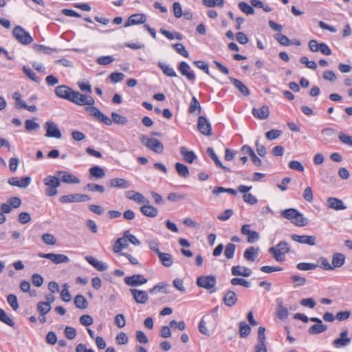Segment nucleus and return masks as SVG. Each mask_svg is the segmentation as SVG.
<instances>
[{"mask_svg":"<svg viewBox=\"0 0 352 352\" xmlns=\"http://www.w3.org/2000/svg\"><path fill=\"white\" fill-rule=\"evenodd\" d=\"M130 292L136 303L145 304L148 300V295L145 291L130 289Z\"/></svg>","mask_w":352,"mask_h":352,"instance_id":"2eb2a0df","label":"nucleus"},{"mask_svg":"<svg viewBox=\"0 0 352 352\" xmlns=\"http://www.w3.org/2000/svg\"><path fill=\"white\" fill-rule=\"evenodd\" d=\"M197 285L199 287L210 289L216 285V278L214 276H201L197 278Z\"/></svg>","mask_w":352,"mask_h":352,"instance_id":"9b49d317","label":"nucleus"},{"mask_svg":"<svg viewBox=\"0 0 352 352\" xmlns=\"http://www.w3.org/2000/svg\"><path fill=\"white\" fill-rule=\"evenodd\" d=\"M89 173L90 175L96 179H101L105 175L104 169L98 166H94L90 168Z\"/></svg>","mask_w":352,"mask_h":352,"instance_id":"e433bc0d","label":"nucleus"},{"mask_svg":"<svg viewBox=\"0 0 352 352\" xmlns=\"http://www.w3.org/2000/svg\"><path fill=\"white\" fill-rule=\"evenodd\" d=\"M7 301L8 304L11 306L13 310L16 311L19 309V303L17 297L14 294H9L7 296Z\"/></svg>","mask_w":352,"mask_h":352,"instance_id":"bf43d9fd","label":"nucleus"},{"mask_svg":"<svg viewBox=\"0 0 352 352\" xmlns=\"http://www.w3.org/2000/svg\"><path fill=\"white\" fill-rule=\"evenodd\" d=\"M111 116V118H110V126L113 124V122L118 125H126L129 122L126 117L122 116L116 112H112Z\"/></svg>","mask_w":352,"mask_h":352,"instance_id":"2f4dec72","label":"nucleus"},{"mask_svg":"<svg viewBox=\"0 0 352 352\" xmlns=\"http://www.w3.org/2000/svg\"><path fill=\"white\" fill-rule=\"evenodd\" d=\"M43 241L50 245H54L56 243V239L55 236L50 233H45L42 235Z\"/></svg>","mask_w":352,"mask_h":352,"instance_id":"4d7b16f0","label":"nucleus"},{"mask_svg":"<svg viewBox=\"0 0 352 352\" xmlns=\"http://www.w3.org/2000/svg\"><path fill=\"white\" fill-rule=\"evenodd\" d=\"M158 257L162 264L166 267H170L173 265V261L172 256L168 253L161 252Z\"/></svg>","mask_w":352,"mask_h":352,"instance_id":"c9c22d12","label":"nucleus"},{"mask_svg":"<svg viewBox=\"0 0 352 352\" xmlns=\"http://www.w3.org/2000/svg\"><path fill=\"white\" fill-rule=\"evenodd\" d=\"M327 206L329 208L334 209L336 210H344L346 208L343 201L336 197H329L327 200Z\"/></svg>","mask_w":352,"mask_h":352,"instance_id":"412c9836","label":"nucleus"},{"mask_svg":"<svg viewBox=\"0 0 352 352\" xmlns=\"http://www.w3.org/2000/svg\"><path fill=\"white\" fill-rule=\"evenodd\" d=\"M126 197L130 200L137 202L138 204H149V201L142 194L133 190L127 192Z\"/></svg>","mask_w":352,"mask_h":352,"instance_id":"4be33fe9","label":"nucleus"},{"mask_svg":"<svg viewBox=\"0 0 352 352\" xmlns=\"http://www.w3.org/2000/svg\"><path fill=\"white\" fill-rule=\"evenodd\" d=\"M0 321L11 327H13L15 324L14 320L11 319L1 308H0Z\"/></svg>","mask_w":352,"mask_h":352,"instance_id":"a19ab883","label":"nucleus"},{"mask_svg":"<svg viewBox=\"0 0 352 352\" xmlns=\"http://www.w3.org/2000/svg\"><path fill=\"white\" fill-rule=\"evenodd\" d=\"M281 135V131L277 129H272L265 133V137L269 140L277 139Z\"/></svg>","mask_w":352,"mask_h":352,"instance_id":"774afa93","label":"nucleus"},{"mask_svg":"<svg viewBox=\"0 0 352 352\" xmlns=\"http://www.w3.org/2000/svg\"><path fill=\"white\" fill-rule=\"evenodd\" d=\"M250 331L251 328L248 324L243 321L239 322V333L241 338H246Z\"/></svg>","mask_w":352,"mask_h":352,"instance_id":"37998d69","label":"nucleus"},{"mask_svg":"<svg viewBox=\"0 0 352 352\" xmlns=\"http://www.w3.org/2000/svg\"><path fill=\"white\" fill-rule=\"evenodd\" d=\"M236 250V245L233 243H230L226 246L224 254L228 259H231L234 257Z\"/></svg>","mask_w":352,"mask_h":352,"instance_id":"3c124183","label":"nucleus"},{"mask_svg":"<svg viewBox=\"0 0 352 352\" xmlns=\"http://www.w3.org/2000/svg\"><path fill=\"white\" fill-rule=\"evenodd\" d=\"M276 250L282 253L283 254H285L286 253H288L290 251V248L289 247V244L284 241H280L277 245L276 247H275Z\"/></svg>","mask_w":352,"mask_h":352,"instance_id":"052dcab7","label":"nucleus"},{"mask_svg":"<svg viewBox=\"0 0 352 352\" xmlns=\"http://www.w3.org/2000/svg\"><path fill=\"white\" fill-rule=\"evenodd\" d=\"M229 80L231 81V82L233 83V85L241 92V94L245 96H248L250 94V91L248 87L245 85L241 80L233 77H229Z\"/></svg>","mask_w":352,"mask_h":352,"instance_id":"cd10ccee","label":"nucleus"},{"mask_svg":"<svg viewBox=\"0 0 352 352\" xmlns=\"http://www.w3.org/2000/svg\"><path fill=\"white\" fill-rule=\"evenodd\" d=\"M51 305L49 303L39 302L37 304V310L40 315H46L51 310Z\"/></svg>","mask_w":352,"mask_h":352,"instance_id":"864d4df0","label":"nucleus"},{"mask_svg":"<svg viewBox=\"0 0 352 352\" xmlns=\"http://www.w3.org/2000/svg\"><path fill=\"white\" fill-rule=\"evenodd\" d=\"M251 225L245 224L241 227V232L242 234L247 236V241L250 243L258 241L260 238L259 234L250 229Z\"/></svg>","mask_w":352,"mask_h":352,"instance_id":"ddd939ff","label":"nucleus"},{"mask_svg":"<svg viewBox=\"0 0 352 352\" xmlns=\"http://www.w3.org/2000/svg\"><path fill=\"white\" fill-rule=\"evenodd\" d=\"M238 298L234 292L232 290L227 291L223 298L224 304L229 307H233L237 302Z\"/></svg>","mask_w":352,"mask_h":352,"instance_id":"5701e85b","label":"nucleus"},{"mask_svg":"<svg viewBox=\"0 0 352 352\" xmlns=\"http://www.w3.org/2000/svg\"><path fill=\"white\" fill-rule=\"evenodd\" d=\"M129 245V243H128V239L127 238L124 237V235L120 237V238H118L113 246V250L115 253L116 254H120L121 255V251L124 249V248H126Z\"/></svg>","mask_w":352,"mask_h":352,"instance_id":"bb28decb","label":"nucleus"},{"mask_svg":"<svg viewBox=\"0 0 352 352\" xmlns=\"http://www.w3.org/2000/svg\"><path fill=\"white\" fill-rule=\"evenodd\" d=\"M23 73L32 81L38 83L40 82V78L36 75V74L28 66H23Z\"/></svg>","mask_w":352,"mask_h":352,"instance_id":"a18cd8bd","label":"nucleus"},{"mask_svg":"<svg viewBox=\"0 0 352 352\" xmlns=\"http://www.w3.org/2000/svg\"><path fill=\"white\" fill-rule=\"evenodd\" d=\"M45 129L46 130L45 135L47 137L57 139H60L62 138L61 132L55 122L50 121L46 122L45 124Z\"/></svg>","mask_w":352,"mask_h":352,"instance_id":"6e6552de","label":"nucleus"},{"mask_svg":"<svg viewBox=\"0 0 352 352\" xmlns=\"http://www.w3.org/2000/svg\"><path fill=\"white\" fill-rule=\"evenodd\" d=\"M269 252L272 254L273 258L278 262H283L285 261L284 254L278 252L275 247L269 248Z\"/></svg>","mask_w":352,"mask_h":352,"instance_id":"6e6d98bb","label":"nucleus"},{"mask_svg":"<svg viewBox=\"0 0 352 352\" xmlns=\"http://www.w3.org/2000/svg\"><path fill=\"white\" fill-rule=\"evenodd\" d=\"M327 329V326L324 324L322 322L321 324H315L309 327L308 332L309 334H319L324 332Z\"/></svg>","mask_w":352,"mask_h":352,"instance_id":"f704fd0d","label":"nucleus"},{"mask_svg":"<svg viewBox=\"0 0 352 352\" xmlns=\"http://www.w3.org/2000/svg\"><path fill=\"white\" fill-rule=\"evenodd\" d=\"M318 265L315 263H299L297 264L296 267L299 270L302 271H309L314 270L317 268Z\"/></svg>","mask_w":352,"mask_h":352,"instance_id":"de8ad7c7","label":"nucleus"},{"mask_svg":"<svg viewBox=\"0 0 352 352\" xmlns=\"http://www.w3.org/2000/svg\"><path fill=\"white\" fill-rule=\"evenodd\" d=\"M54 92L57 97L67 100L80 106L95 104V100L91 96L82 94L66 85L56 87Z\"/></svg>","mask_w":352,"mask_h":352,"instance_id":"f257e3e1","label":"nucleus"},{"mask_svg":"<svg viewBox=\"0 0 352 352\" xmlns=\"http://www.w3.org/2000/svg\"><path fill=\"white\" fill-rule=\"evenodd\" d=\"M292 223L297 226L302 227L308 224V220L305 217H304L302 213L298 212V214L296 215V217H294Z\"/></svg>","mask_w":352,"mask_h":352,"instance_id":"79ce46f5","label":"nucleus"},{"mask_svg":"<svg viewBox=\"0 0 352 352\" xmlns=\"http://www.w3.org/2000/svg\"><path fill=\"white\" fill-rule=\"evenodd\" d=\"M148 282V279L146 278L142 274H134L131 276H126L124 278V283L131 287H137L144 285Z\"/></svg>","mask_w":352,"mask_h":352,"instance_id":"f8f14e48","label":"nucleus"},{"mask_svg":"<svg viewBox=\"0 0 352 352\" xmlns=\"http://www.w3.org/2000/svg\"><path fill=\"white\" fill-rule=\"evenodd\" d=\"M253 116L260 120H265L269 117L270 110L267 105H263L261 108H253L252 109Z\"/></svg>","mask_w":352,"mask_h":352,"instance_id":"393cba45","label":"nucleus"},{"mask_svg":"<svg viewBox=\"0 0 352 352\" xmlns=\"http://www.w3.org/2000/svg\"><path fill=\"white\" fill-rule=\"evenodd\" d=\"M180 154L182 155L184 161L192 164L197 158L195 153L192 151H188L186 147L182 146L179 149Z\"/></svg>","mask_w":352,"mask_h":352,"instance_id":"c85d7f7f","label":"nucleus"},{"mask_svg":"<svg viewBox=\"0 0 352 352\" xmlns=\"http://www.w3.org/2000/svg\"><path fill=\"white\" fill-rule=\"evenodd\" d=\"M85 188L89 191L99 192L100 193H103L105 190L104 186L94 183H89L87 184Z\"/></svg>","mask_w":352,"mask_h":352,"instance_id":"e2e57ef3","label":"nucleus"},{"mask_svg":"<svg viewBox=\"0 0 352 352\" xmlns=\"http://www.w3.org/2000/svg\"><path fill=\"white\" fill-rule=\"evenodd\" d=\"M292 240L296 242L307 244L309 245H315L316 243V238L315 236L303 235L300 236L298 234H292L291 236Z\"/></svg>","mask_w":352,"mask_h":352,"instance_id":"f3484780","label":"nucleus"},{"mask_svg":"<svg viewBox=\"0 0 352 352\" xmlns=\"http://www.w3.org/2000/svg\"><path fill=\"white\" fill-rule=\"evenodd\" d=\"M348 330L345 329L340 333V337L333 341V345L336 348L344 347L351 343V338L348 337Z\"/></svg>","mask_w":352,"mask_h":352,"instance_id":"dca6fc26","label":"nucleus"},{"mask_svg":"<svg viewBox=\"0 0 352 352\" xmlns=\"http://www.w3.org/2000/svg\"><path fill=\"white\" fill-rule=\"evenodd\" d=\"M289 312L287 308L283 307L282 305V300H280L278 307L277 316L279 319L283 320L287 318Z\"/></svg>","mask_w":352,"mask_h":352,"instance_id":"c03bdc74","label":"nucleus"},{"mask_svg":"<svg viewBox=\"0 0 352 352\" xmlns=\"http://www.w3.org/2000/svg\"><path fill=\"white\" fill-rule=\"evenodd\" d=\"M239 8L246 14H253L254 10L252 6L248 5L247 3L241 1L238 4Z\"/></svg>","mask_w":352,"mask_h":352,"instance_id":"603ef678","label":"nucleus"},{"mask_svg":"<svg viewBox=\"0 0 352 352\" xmlns=\"http://www.w3.org/2000/svg\"><path fill=\"white\" fill-rule=\"evenodd\" d=\"M222 192H228V193H230L232 195H236V191L234 190V189H232V188H223V187H221V186H217V187H214L213 190H212V193L215 195H219L220 193H222Z\"/></svg>","mask_w":352,"mask_h":352,"instance_id":"5fc2aeb1","label":"nucleus"},{"mask_svg":"<svg viewBox=\"0 0 352 352\" xmlns=\"http://www.w3.org/2000/svg\"><path fill=\"white\" fill-rule=\"evenodd\" d=\"M141 212L148 217H155L158 214V210L157 208L148 204L141 206Z\"/></svg>","mask_w":352,"mask_h":352,"instance_id":"7c9ffc66","label":"nucleus"},{"mask_svg":"<svg viewBox=\"0 0 352 352\" xmlns=\"http://www.w3.org/2000/svg\"><path fill=\"white\" fill-rule=\"evenodd\" d=\"M31 178L30 177H22L19 181L17 177H11L8 179V183L13 186H17L19 188H26L30 184Z\"/></svg>","mask_w":352,"mask_h":352,"instance_id":"b1692460","label":"nucleus"},{"mask_svg":"<svg viewBox=\"0 0 352 352\" xmlns=\"http://www.w3.org/2000/svg\"><path fill=\"white\" fill-rule=\"evenodd\" d=\"M108 186L111 188H128L130 187V182L123 178H113L108 182Z\"/></svg>","mask_w":352,"mask_h":352,"instance_id":"aec40b11","label":"nucleus"},{"mask_svg":"<svg viewBox=\"0 0 352 352\" xmlns=\"http://www.w3.org/2000/svg\"><path fill=\"white\" fill-rule=\"evenodd\" d=\"M90 200L91 197L89 195L79 193L63 195L60 197V201L63 204L84 202Z\"/></svg>","mask_w":352,"mask_h":352,"instance_id":"423d86ee","label":"nucleus"},{"mask_svg":"<svg viewBox=\"0 0 352 352\" xmlns=\"http://www.w3.org/2000/svg\"><path fill=\"white\" fill-rule=\"evenodd\" d=\"M159 67L163 71V72L169 77H176L177 74L173 67L163 63L162 62L158 63Z\"/></svg>","mask_w":352,"mask_h":352,"instance_id":"58836bf2","label":"nucleus"},{"mask_svg":"<svg viewBox=\"0 0 352 352\" xmlns=\"http://www.w3.org/2000/svg\"><path fill=\"white\" fill-rule=\"evenodd\" d=\"M44 184L47 186L45 194L49 197H53L58 192L57 188L60 186L59 178L56 176L49 175L43 179Z\"/></svg>","mask_w":352,"mask_h":352,"instance_id":"f03ea898","label":"nucleus"},{"mask_svg":"<svg viewBox=\"0 0 352 352\" xmlns=\"http://www.w3.org/2000/svg\"><path fill=\"white\" fill-rule=\"evenodd\" d=\"M160 32L170 40H173L175 38H176L179 41L182 40V36L179 32L172 33V32H170L169 31L162 29V28L160 29Z\"/></svg>","mask_w":352,"mask_h":352,"instance_id":"8fccbe9b","label":"nucleus"},{"mask_svg":"<svg viewBox=\"0 0 352 352\" xmlns=\"http://www.w3.org/2000/svg\"><path fill=\"white\" fill-rule=\"evenodd\" d=\"M177 174L183 178H187L190 175L188 167L182 163L177 162L175 165Z\"/></svg>","mask_w":352,"mask_h":352,"instance_id":"473e14b6","label":"nucleus"},{"mask_svg":"<svg viewBox=\"0 0 352 352\" xmlns=\"http://www.w3.org/2000/svg\"><path fill=\"white\" fill-rule=\"evenodd\" d=\"M291 279L294 282V287H301L306 283V278L298 275H292Z\"/></svg>","mask_w":352,"mask_h":352,"instance_id":"338daca9","label":"nucleus"},{"mask_svg":"<svg viewBox=\"0 0 352 352\" xmlns=\"http://www.w3.org/2000/svg\"><path fill=\"white\" fill-rule=\"evenodd\" d=\"M38 256L40 258L49 259L55 264L68 263L69 261V257L62 254L38 252Z\"/></svg>","mask_w":352,"mask_h":352,"instance_id":"0eeeda50","label":"nucleus"},{"mask_svg":"<svg viewBox=\"0 0 352 352\" xmlns=\"http://www.w3.org/2000/svg\"><path fill=\"white\" fill-rule=\"evenodd\" d=\"M345 258V255L342 253L333 254L331 265L333 267V270L342 267L344 264Z\"/></svg>","mask_w":352,"mask_h":352,"instance_id":"c756f323","label":"nucleus"},{"mask_svg":"<svg viewBox=\"0 0 352 352\" xmlns=\"http://www.w3.org/2000/svg\"><path fill=\"white\" fill-rule=\"evenodd\" d=\"M338 138L341 142L343 144L352 146V137L348 135L343 132H340L338 135Z\"/></svg>","mask_w":352,"mask_h":352,"instance_id":"0e129e2a","label":"nucleus"},{"mask_svg":"<svg viewBox=\"0 0 352 352\" xmlns=\"http://www.w3.org/2000/svg\"><path fill=\"white\" fill-rule=\"evenodd\" d=\"M201 108L199 102L196 98V97L193 96L192 98V100H191L190 103V106H189V109H188V112L190 113H192L195 112L196 110H198L199 111V113L201 112Z\"/></svg>","mask_w":352,"mask_h":352,"instance_id":"09e8293b","label":"nucleus"},{"mask_svg":"<svg viewBox=\"0 0 352 352\" xmlns=\"http://www.w3.org/2000/svg\"><path fill=\"white\" fill-rule=\"evenodd\" d=\"M85 110L105 125L110 126L111 119L102 113L98 108L94 107V104L88 105L85 108Z\"/></svg>","mask_w":352,"mask_h":352,"instance_id":"39448f33","label":"nucleus"},{"mask_svg":"<svg viewBox=\"0 0 352 352\" xmlns=\"http://www.w3.org/2000/svg\"><path fill=\"white\" fill-rule=\"evenodd\" d=\"M232 274L235 276H241L243 277H249L252 272L250 268L235 265L232 267Z\"/></svg>","mask_w":352,"mask_h":352,"instance_id":"a878e982","label":"nucleus"},{"mask_svg":"<svg viewBox=\"0 0 352 352\" xmlns=\"http://www.w3.org/2000/svg\"><path fill=\"white\" fill-rule=\"evenodd\" d=\"M56 175L59 178L60 182H62L65 184H79L80 182L76 176L68 171L58 170L56 172Z\"/></svg>","mask_w":352,"mask_h":352,"instance_id":"9d476101","label":"nucleus"},{"mask_svg":"<svg viewBox=\"0 0 352 352\" xmlns=\"http://www.w3.org/2000/svg\"><path fill=\"white\" fill-rule=\"evenodd\" d=\"M12 35L23 45H28L33 41V38L30 34L20 25H17L14 28Z\"/></svg>","mask_w":352,"mask_h":352,"instance_id":"7ed1b4c3","label":"nucleus"},{"mask_svg":"<svg viewBox=\"0 0 352 352\" xmlns=\"http://www.w3.org/2000/svg\"><path fill=\"white\" fill-rule=\"evenodd\" d=\"M169 287V285L164 283V282H160L155 286H154L153 288H151L149 290V293L151 294H156L160 292L167 294L168 292L167 291V288Z\"/></svg>","mask_w":352,"mask_h":352,"instance_id":"72a5a7b5","label":"nucleus"},{"mask_svg":"<svg viewBox=\"0 0 352 352\" xmlns=\"http://www.w3.org/2000/svg\"><path fill=\"white\" fill-rule=\"evenodd\" d=\"M76 307L80 309H86L88 306V302L82 295H77L74 300Z\"/></svg>","mask_w":352,"mask_h":352,"instance_id":"4c0bfd02","label":"nucleus"},{"mask_svg":"<svg viewBox=\"0 0 352 352\" xmlns=\"http://www.w3.org/2000/svg\"><path fill=\"white\" fill-rule=\"evenodd\" d=\"M25 127L28 131H37L40 128V125L34 121V119H28L25 122Z\"/></svg>","mask_w":352,"mask_h":352,"instance_id":"49530a36","label":"nucleus"},{"mask_svg":"<svg viewBox=\"0 0 352 352\" xmlns=\"http://www.w3.org/2000/svg\"><path fill=\"white\" fill-rule=\"evenodd\" d=\"M69 285L67 283L63 285V289L60 293L61 299L66 302H70L72 300V296L68 290Z\"/></svg>","mask_w":352,"mask_h":352,"instance_id":"13d9d810","label":"nucleus"},{"mask_svg":"<svg viewBox=\"0 0 352 352\" xmlns=\"http://www.w3.org/2000/svg\"><path fill=\"white\" fill-rule=\"evenodd\" d=\"M140 140L148 148L156 153H162L164 151L163 144L157 139L148 138L144 135L140 138Z\"/></svg>","mask_w":352,"mask_h":352,"instance_id":"20e7f679","label":"nucleus"},{"mask_svg":"<svg viewBox=\"0 0 352 352\" xmlns=\"http://www.w3.org/2000/svg\"><path fill=\"white\" fill-rule=\"evenodd\" d=\"M260 249L259 248H255L254 246H250L248 248L244 253L243 257L244 258L250 262H254L256 261V258L259 254Z\"/></svg>","mask_w":352,"mask_h":352,"instance_id":"6ab92c4d","label":"nucleus"},{"mask_svg":"<svg viewBox=\"0 0 352 352\" xmlns=\"http://www.w3.org/2000/svg\"><path fill=\"white\" fill-rule=\"evenodd\" d=\"M178 70L182 76H184L189 80H194L195 79V74L192 71H190V65L185 61H182L178 66Z\"/></svg>","mask_w":352,"mask_h":352,"instance_id":"a211bd4d","label":"nucleus"},{"mask_svg":"<svg viewBox=\"0 0 352 352\" xmlns=\"http://www.w3.org/2000/svg\"><path fill=\"white\" fill-rule=\"evenodd\" d=\"M230 283L232 285H242L245 287H250V283L246 280L244 278H233L231 280H230Z\"/></svg>","mask_w":352,"mask_h":352,"instance_id":"69168bd1","label":"nucleus"},{"mask_svg":"<svg viewBox=\"0 0 352 352\" xmlns=\"http://www.w3.org/2000/svg\"><path fill=\"white\" fill-rule=\"evenodd\" d=\"M173 47L176 50V52L184 56L185 58L189 57L188 52L186 50L185 47L182 43H175L173 45Z\"/></svg>","mask_w":352,"mask_h":352,"instance_id":"680f3d73","label":"nucleus"},{"mask_svg":"<svg viewBox=\"0 0 352 352\" xmlns=\"http://www.w3.org/2000/svg\"><path fill=\"white\" fill-rule=\"evenodd\" d=\"M146 21V16L143 13H138L131 15L124 24L127 28L131 25L143 24Z\"/></svg>","mask_w":352,"mask_h":352,"instance_id":"4468645a","label":"nucleus"},{"mask_svg":"<svg viewBox=\"0 0 352 352\" xmlns=\"http://www.w3.org/2000/svg\"><path fill=\"white\" fill-rule=\"evenodd\" d=\"M298 211L295 208L286 209L281 212V216L291 221H293L294 217L298 214Z\"/></svg>","mask_w":352,"mask_h":352,"instance_id":"ea45409f","label":"nucleus"},{"mask_svg":"<svg viewBox=\"0 0 352 352\" xmlns=\"http://www.w3.org/2000/svg\"><path fill=\"white\" fill-rule=\"evenodd\" d=\"M197 129L204 135L210 136L212 135L211 124L204 116H201L198 118Z\"/></svg>","mask_w":352,"mask_h":352,"instance_id":"1a4fd4ad","label":"nucleus"}]
</instances>
